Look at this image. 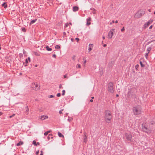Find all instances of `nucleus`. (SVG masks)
<instances>
[{"mask_svg":"<svg viewBox=\"0 0 155 155\" xmlns=\"http://www.w3.org/2000/svg\"><path fill=\"white\" fill-rule=\"evenodd\" d=\"M105 120L108 123L110 122L112 118V115L110 111L108 110H106L104 112Z\"/></svg>","mask_w":155,"mask_h":155,"instance_id":"f257e3e1","label":"nucleus"},{"mask_svg":"<svg viewBox=\"0 0 155 155\" xmlns=\"http://www.w3.org/2000/svg\"><path fill=\"white\" fill-rule=\"evenodd\" d=\"M147 123H143L142 124V129L145 132L147 133L151 129V126H149Z\"/></svg>","mask_w":155,"mask_h":155,"instance_id":"f03ea898","label":"nucleus"},{"mask_svg":"<svg viewBox=\"0 0 155 155\" xmlns=\"http://www.w3.org/2000/svg\"><path fill=\"white\" fill-rule=\"evenodd\" d=\"M142 108L139 105L134 107L133 108V111L134 114L135 115L140 114H141Z\"/></svg>","mask_w":155,"mask_h":155,"instance_id":"7ed1b4c3","label":"nucleus"},{"mask_svg":"<svg viewBox=\"0 0 155 155\" xmlns=\"http://www.w3.org/2000/svg\"><path fill=\"white\" fill-rule=\"evenodd\" d=\"M145 13L144 11L140 9L135 14L134 17L136 18H139L144 15Z\"/></svg>","mask_w":155,"mask_h":155,"instance_id":"20e7f679","label":"nucleus"},{"mask_svg":"<svg viewBox=\"0 0 155 155\" xmlns=\"http://www.w3.org/2000/svg\"><path fill=\"white\" fill-rule=\"evenodd\" d=\"M108 91L111 93H113L114 92V85L113 82H110L107 84Z\"/></svg>","mask_w":155,"mask_h":155,"instance_id":"39448f33","label":"nucleus"},{"mask_svg":"<svg viewBox=\"0 0 155 155\" xmlns=\"http://www.w3.org/2000/svg\"><path fill=\"white\" fill-rule=\"evenodd\" d=\"M31 87L33 90L36 91L40 89V86L38 84H35V83H32L31 84Z\"/></svg>","mask_w":155,"mask_h":155,"instance_id":"423d86ee","label":"nucleus"},{"mask_svg":"<svg viewBox=\"0 0 155 155\" xmlns=\"http://www.w3.org/2000/svg\"><path fill=\"white\" fill-rule=\"evenodd\" d=\"M127 95L129 96H131V97L134 98H136V95L134 92V91L132 89H130V90L128 91L127 93Z\"/></svg>","mask_w":155,"mask_h":155,"instance_id":"0eeeda50","label":"nucleus"},{"mask_svg":"<svg viewBox=\"0 0 155 155\" xmlns=\"http://www.w3.org/2000/svg\"><path fill=\"white\" fill-rule=\"evenodd\" d=\"M114 31L115 29L112 28L109 32L107 35V37L108 38L110 39L112 38L115 32Z\"/></svg>","mask_w":155,"mask_h":155,"instance_id":"6e6552de","label":"nucleus"},{"mask_svg":"<svg viewBox=\"0 0 155 155\" xmlns=\"http://www.w3.org/2000/svg\"><path fill=\"white\" fill-rule=\"evenodd\" d=\"M126 139L129 141H132V136L131 134L126 133L125 134Z\"/></svg>","mask_w":155,"mask_h":155,"instance_id":"1a4fd4ad","label":"nucleus"},{"mask_svg":"<svg viewBox=\"0 0 155 155\" xmlns=\"http://www.w3.org/2000/svg\"><path fill=\"white\" fill-rule=\"evenodd\" d=\"M153 20H150L148 21L146 23V24H145L144 25L143 28L144 29H146L147 28L148 26L151 24L153 22Z\"/></svg>","mask_w":155,"mask_h":155,"instance_id":"9d476101","label":"nucleus"},{"mask_svg":"<svg viewBox=\"0 0 155 155\" xmlns=\"http://www.w3.org/2000/svg\"><path fill=\"white\" fill-rule=\"evenodd\" d=\"M91 20V18L90 17H88L87 19V23L86 25L87 26H89L91 24L90 21Z\"/></svg>","mask_w":155,"mask_h":155,"instance_id":"9b49d317","label":"nucleus"},{"mask_svg":"<svg viewBox=\"0 0 155 155\" xmlns=\"http://www.w3.org/2000/svg\"><path fill=\"white\" fill-rule=\"evenodd\" d=\"M48 116L47 115H42L39 117V118L41 120H45L46 119L48 118Z\"/></svg>","mask_w":155,"mask_h":155,"instance_id":"f8f14e48","label":"nucleus"},{"mask_svg":"<svg viewBox=\"0 0 155 155\" xmlns=\"http://www.w3.org/2000/svg\"><path fill=\"white\" fill-rule=\"evenodd\" d=\"M84 142L86 143L87 142V137L86 136V133L84 131Z\"/></svg>","mask_w":155,"mask_h":155,"instance_id":"ddd939ff","label":"nucleus"},{"mask_svg":"<svg viewBox=\"0 0 155 155\" xmlns=\"http://www.w3.org/2000/svg\"><path fill=\"white\" fill-rule=\"evenodd\" d=\"M93 48V44H90L89 45L88 52H90L92 50Z\"/></svg>","mask_w":155,"mask_h":155,"instance_id":"4468645a","label":"nucleus"},{"mask_svg":"<svg viewBox=\"0 0 155 155\" xmlns=\"http://www.w3.org/2000/svg\"><path fill=\"white\" fill-rule=\"evenodd\" d=\"M73 11L74 12H76L78 10H79V8L77 6H74L73 7Z\"/></svg>","mask_w":155,"mask_h":155,"instance_id":"2eb2a0df","label":"nucleus"},{"mask_svg":"<svg viewBox=\"0 0 155 155\" xmlns=\"http://www.w3.org/2000/svg\"><path fill=\"white\" fill-rule=\"evenodd\" d=\"M53 135L52 134H51L48 135L47 139L48 140H49L50 139H52L53 138Z\"/></svg>","mask_w":155,"mask_h":155,"instance_id":"dca6fc26","label":"nucleus"},{"mask_svg":"<svg viewBox=\"0 0 155 155\" xmlns=\"http://www.w3.org/2000/svg\"><path fill=\"white\" fill-rule=\"evenodd\" d=\"M148 123L149 124L148 125L149 126H151V127H152V125H154L155 124V123L154 121H152L149 123Z\"/></svg>","mask_w":155,"mask_h":155,"instance_id":"f3484780","label":"nucleus"},{"mask_svg":"<svg viewBox=\"0 0 155 155\" xmlns=\"http://www.w3.org/2000/svg\"><path fill=\"white\" fill-rule=\"evenodd\" d=\"M37 18H35L33 20L31 21L30 23H29V25H31L33 24V23H35L37 21Z\"/></svg>","mask_w":155,"mask_h":155,"instance_id":"a211bd4d","label":"nucleus"},{"mask_svg":"<svg viewBox=\"0 0 155 155\" xmlns=\"http://www.w3.org/2000/svg\"><path fill=\"white\" fill-rule=\"evenodd\" d=\"M7 2H4L2 5V7H4L5 8H6L7 7Z\"/></svg>","mask_w":155,"mask_h":155,"instance_id":"6ab92c4d","label":"nucleus"},{"mask_svg":"<svg viewBox=\"0 0 155 155\" xmlns=\"http://www.w3.org/2000/svg\"><path fill=\"white\" fill-rule=\"evenodd\" d=\"M26 111H25V113L26 114H28L29 108L28 106L25 107Z\"/></svg>","mask_w":155,"mask_h":155,"instance_id":"aec40b11","label":"nucleus"},{"mask_svg":"<svg viewBox=\"0 0 155 155\" xmlns=\"http://www.w3.org/2000/svg\"><path fill=\"white\" fill-rule=\"evenodd\" d=\"M23 144V141H20L19 143H18L16 144V146H18L20 145H22Z\"/></svg>","mask_w":155,"mask_h":155,"instance_id":"412c9836","label":"nucleus"},{"mask_svg":"<svg viewBox=\"0 0 155 155\" xmlns=\"http://www.w3.org/2000/svg\"><path fill=\"white\" fill-rule=\"evenodd\" d=\"M46 48L47 50L48 51H51L52 50V48H50L49 47L48 45H47L46 47Z\"/></svg>","mask_w":155,"mask_h":155,"instance_id":"4be33fe9","label":"nucleus"},{"mask_svg":"<svg viewBox=\"0 0 155 155\" xmlns=\"http://www.w3.org/2000/svg\"><path fill=\"white\" fill-rule=\"evenodd\" d=\"M58 134L59 137H64V136L61 133H60V132H58Z\"/></svg>","mask_w":155,"mask_h":155,"instance_id":"5701e85b","label":"nucleus"},{"mask_svg":"<svg viewBox=\"0 0 155 155\" xmlns=\"http://www.w3.org/2000/svg\"><path fill=\"white\" fill-rule=\"evenodd\" d=\"M140 66H141V67H143L145 66V65L144 64H143L142 63V62L141 61H140Z\"/></svg>","mask_w":155,"mask_h":155,"instance_id":"b1692460","label":"nucleus"},{"mask_svg":"<svg viewBox=\"0 0 155 155\" xmlns=\"http://www.w3.org/2000/svg\"><path fill=\"white\" fill-rule=\"evenodd\" d=\"M90 9L94 11V12H93L94 14H95L96 13V12H95L96 10L95 9V8H90Z\"/></svg>","mask_w":155,"mask_h":155,"instance_id":"393cba45","label":"nucleus"},{"mask_svg":"<svg viewBox=\"0 0 155 155\" xmlns=\"http://www.w3.org/2000/svg\"><path fill=\"white\" fill-rule=\"evenodd\" d=\"M151 49H152V48L150 47H149L147 49V51H148L147 53H149V52H150V51H151Z\"/></svg>","mask_w":155,"mask_h":155,"instance_id":"a878e982","label":"nucleus"},{"mask_svg":"<svg viewBox=\"0 0 155 155\" xmlns=\"http://www.w3.org/2000/svg\"><path fill=\"white\" fill-rule=\"evenodd\" d=\"M34 54L37 56H39L40 54L39 53L37 52H34Z\"/></svg>","mask_w":155,"mask_h":155,"instance_id":"bb28decb","label":"nucleus"},{"mask_svg":"<svg viewBox=\"0 0 155 155\" xmlns=\"http://www.w3.org/2000/svg\"><path fill=\"white\" fill-rule=\"evenodd\" d=\"M21 29L23 32H25L26 31V29L24 27L22 28Z\"/></svg>","mask_w":155,"mask_h":155,"instance_id":"cd10ccee","label":"nucleus"},{"mask_svg":"<svg viewBox=\"0 0 155 155\" xmlns=\"http://www.w3.org/2000/svg\"><path fill=\"white\" fill-rule=\"evenodd\" d=\"M55 48L56 49H59L60 48V47L59 45H56L55 46Z\"/></svg>","mask_w":155,"mask_h":155,"instance_id":"c85d7f7f","label":"nucleus"},{"mask_svg":"<svg viewBox=\"0 0 155 155\" xmlns=\"http://www.w3.org/2000/svg\"><path fill=\"white\" fill-rule=\"evenodd\" d=\"M28 63V60L27 59H26L25 60V63L26 64L25 65V67L27 66H28L27 64Z\"/></svg>","mask_w":155,"mask_h":155,"instance_id":"c756f323","label":"nucleus"},{"mask_svg":"<svg viewBox=\"0 0 155 155\" xmlns=\"http://www.w3.org/2000/svg\"><path fill=\"white\" fill-rule=\"evenodd\" d=\"M33 144H34L35 146H37V144H36V142L35 140H33Z\"/></svg>","mask_w":155,"mask_h":155,"instance_id":"7c9ffc66","label":"nucleus"},{"mask_svg":"<svg viewBox=\"0 0 155 155\" xmlns=\"http://www.w3.org/2000/svg\"><path fill=\"white\" fill-rule=\"evenodd\" d=\"M139 67V65L138 64H137L135 66V69L136 70H138V69Z\"/></svg>","mask_w":155,"mask_h":155,"instance_id":"2f4dec72","label":"nucleus"},{"mask_svg":"<svg viewBox=\"0 0 155 155\" xmlns=\"http://www.w3.org/2000/svg\"><path fill=\"white\" fill-rule=\"evenodd\" d=\"M77 67L78 68H81V66L80 64H78L77 65Z\"/></svg>","mask_w":155,"mask_h":155,"instance_id":"473e14b6","label":"nucleus"},{"mask_svg":"<svg viewBox=\"0 0 155 155\" xmlns=\"http://www.w3.org/2000/svg\"><path fill=\"white\" fill-rule=\"evenodd\" d=\"M149 53H146L145 55V57L146 59L147 58L148 56V55Z\"/></svg>","mask_w":155,"mask_h":155,"instance_id":"72a5a7b5","label":"nucleus"},{"mask_svg":"<svg viewBox=\"0 0 155 155\" xmlns=\"http://www.w3.org/2000/svg\"><path fill=\"white\" fill-rule=\"evenodd\" d=\"M83 60H84V61H83V63L84 64H85L86 62V58L84 57H83Z\"/></svg>","mask_w":155,"mask_h":155,"instance_id":"f704fd0d","label":"nucleus"},{"mask_svg":"<svg viewBox=\"0 0 155 155\" xmlns=\"http://www.w3.org/2000/svg\"><path fill=\"white\" fill-rule=\"evenodd\" d=\"M66 33L65 32H64L63 33V37L64 38L65 37H66Z\"/></svg>","mask_w":155,"mask_h":155,"instance_id":"c9c22d12","label":"nucleus"},{"mask_svg":"<svg viewBox=\"0 0 155 155\" xmlns=\"http://www.w3.org/2000/svg\"><path fill=\"white\" fill-rule=\"evenodd\" d=\"M64 110V109H62L60 110L59 111V113L60 114H62V111Z\"/></svg>","mask_w":155,"mask_h":155,"instance_id":"e433bc0d","label":"nucleus"},{"mask_svg":"<svg viewBox=\"0 0 155 155\" xmlns=\"http://www.w3.org/2000/svg\"><path fill=\"white\" fill-rule=\"evenodd\" d=\"M75 57H76V56L75 55H73L72 56V58L74 61L75 60Z\"/></svg>","mask_w":155,"mask_h":155,"instance_id":"4c0bfd02","label":"nucleus"},{"mask_svg":"<svg viewBox=\"0 0 155 155\" xmlns=\"http://www.w3.org/2000/svg\"><path fill=\"white\" fill-rule=\"evenodd\" d=\"M62 95H64L65 94V91L64 90H63L62 91Z\"/></svg>","mask_w":155,"mask_h":155,"instance_id":"58836bf2","label":"nucleus"},{"mask_svg":"<svg viewBox=\"0 0 155 155\" xmlns=\"http://www.w3.org/2000/svg\"><path fill=\"white\" fill-rule=\"evenodd\" d=\"M125 30L124 27H123L121 29V31L122 32H123Z\"/></svg>","mask_w":155,"mask_h":155,"instance_id":"ea45409f","label":"nucleus"},{"mask_svg":"<svg viewBox=\"0 0 155 155\" xmlns=\"http://www.w3.org/2000/svg\"><path fill=\"white\" fill-rule=\"evenodd\" d=\"M54 95H49V96L48 97L49 98H53L54 97Z\"/></svg>","mask_w":155,"mask_h":155,"instance_id":"a19ab883","label":"nucleus"},{"mask_svg":"<svg viewBox=\"0 0 155 155\" xmlns=\"http://www.w3.org/2000/svg\"><path fill=\"white\" fill-rule=\"evenodd\" d=\"M61 95V94L60 93H58L57 94V96L58 97H60Z\"/></svg>","mask_w":155,"mask_h":155,"instance_id":"79ce46f5","label":"nucleus"},{"mask_svg":"<svg viewBox=\"0 0 155 155\" xmlns=\"http://www.w3.org/2000/svg\"><path fill=\"white\" fill-rule=\"evenodd\" d=\"M48 134V132L47 131L45 132L44 133V134L45 136H47Z\"/></svg>","mask_w":155,"mask_h":155,"instance_id":"37998d69","label":"nucleus"},{"mask_svg":"<svg viewBox=\"0 0 155 155\" xmlns=\"http://www.w3.org/2000/svg\"><path fill=\"white\" fill-rule=\"evenodd\" d=\"M152 42V41H150L148 42L146 45H149L150 43L151 42Z\"/></svg>","mask_w":155,"mask_h":155,"instance_id":"c03bdc74","label":"nucleus"},{"mask_svg":"<svg viewBox=\"0 0 155 155\" xmlns=\"http://www.w3.org/2000/svg\"><path fill=\"white\" fill-rule=\"evenodd\" d=\"M27 59H28V61L29 62H30V61H31V59H30V58L29 57H28Z\"/></svg>","mask_w":155,"mask_h":155,"instance_id":"a18cd8bd","label":"nucleus"},{"mask_svg":"<svg viewBox=\"0 0 155 155\" xmlns=\"http://www.w3.org/2000/svg\"><path fill=\"white\" fill-rule=\"evenodd\" d=\"M15 115V114H13L12 115L10 116L9 117L10 118H12L13 116H14Z\"/></svg>","mask_w":155,"mask_h":155,"instance_id":"49530a36","label":"nucleus"},{"mask_svg":"<svg viewBox=\"0 0 155 155\" xmlns=\"http://www.w3.org/2000/svg\"><path fill=\"white\" fill-rule=\"evenodd\" d=\"M59 87L60 89V88H63V87H62V85L61 84H60L59 85Z\"/></svg>","mask_w":155,"mask_h":155,"instance_id":"de8ad7c7","label":"nucleus"},{"mask_svg":"<svg viewBox=\"0 0 155 155\" xmlns=\"http://www.w3.org/2000/svg\"><path fill=\"white\" fill-rule=\"evenodd\" d=\"M75 39L77 41V42H78V41L80 40L78 38H76Z\"/></svg>","mask_w":155,"mask_h":155,"instance_id":"09e8293b","label":"nucleus"},{"mask_svg":"<svg viewBox=\"0 0 155 155\" xmlns=\"http://www.w3.org/2000/svg\"><path fill=\"white\" fill-rule=\"evenodd\" d=\"M52 57H53L55 58H56V55L55 54H53V55Z\"/></svg>","mask_w":155,"mask_h":155,"instance_id":"8fccbe9b","label":"nucleus"},{"mask_svg":"<svg viewBox=\"0 0 155 155\" xmlns=\"http://www.w3.org/2000/svg\"><path fill=\"white\" fill-rule=\"evenodd\" d=\"M68 23H66L65 24V26L67 27H68Z\"/></svg>","mask_w":155,"mask_h":155,"instance_id":"3c124183","label":"nucleus"},{"mask_svg":"<svg viewBox=\"0 0 155 155\" xmlns=\"http://www.w3.org/2000/svg\"><path fill=\"white\" fill-rule=\"evenodd\" d=\"M153 27V25H151L149 27V29H151Z\"/></svg>","mask_w":155,"mask_h":155,"instance_id":"603ef678","label":"nucleus"},{"mask_svg":"<svg viewBox=\"0 0 155 155\" xmlns=\"http://www.w3.org/2000/svg\"><path fill=\"white\" fill-rule=\"evenodd\" d=\"M47 132H48V133L51 132H52V131L51 130H49L47 131Z\"/></svg>","mask_w":155,"mask_h":155,"instance_id":"864d4df0","label":"nucleus"},{"mask_svg":"<svg viewBox=\"0 0 155 155\" xmlns=\"http://www.w3.org/2000/svg\"><path fill=\"white\" fill-rule=\"evenodd\" d=\"M68 120L69 121H71L72 120V119H68Z\"/></svg>","mask_w":155,"mask_h":155,"instance_id":"5fc2aeb1","label":"nucleus"},{"mask_svg":"<svg viewBox=\"0 0 155 155\" xmlns=\"http://www.w3.org/2000/svg\"><path fill=\"white\" fill-rule=\"evenodd\" d=\"M107 46V45L106 44H104L103 45V46L104 47H106V46Z\"/></svg>","mask_w":155,"mask_h":155,"instance_id":"6e6d98bb","label":"nucleus"},{"mask_svg":"<svg viewBox=\"0 0 155 155\" xmlns=\"http://www.w3.org/2000/svg\"><path fill=\"white\" fill-rule=\"evenodd\" d=\"M3 114V113L2 112H0V116Z\"/></svg>","mask_w":155,"mask_h":155,"instance_id":"4d7b16f0","label":"nucleus"},{"mask_svg":"<svg viewBox=\"0 0 155 155\" xmlns=\"http://www.w3.org/2000/svg\"><path fill=\"white\" fill-rule=\"evenodd\" d=\"M39 153V150H38V151L36 152V154L37 155Z\"/></svg>","mask_w":155,"mask_h":155,"instance_id":"13d9d810","label":"nucleus"},{"mask_svg":"<svg viewBox=\"0 0 155 155\" xmlns=\"http://www.w3.org/2000/svg\"><path fill=\"white\" fill-rule=\"evenodd\" d=\"M23 51L24 54H25L26 53V51L24 50H23Z\"/></svg>","mask_w":155,"mask_h":155,"instance_id":"bf43d9fd","label":"nucleus"},{"mask_svg":"<svg viewBox=\"0 0 155 155\" xmlns=\"http://www.w3.org/2000/svg\"><path fill=\"white\" fill-rule=\"evenodd\" d=\"M90 101L91 102H93V100L92 99H91L90 100Z\"/></svg>","mask_w":155,"mask_h":155,"instance_id":"052dcab7","label":"nucleus"},{"mask_svg":"<svg viewBox=\"0 0 155 155\" xmlns=\"http://www.w3.org/2000/svg\"><path fill=\"white\" fill-rule=\"evenodd\" d=\"M71 40L72 41H73L74 40V39L73 38H71Z\"/></svg>","mask_w":155,"mask_h":155,"instance_id":"680f3d73","label":"nucleus"},{"mask_svg":"<svg viewBox=\"0 0 155 155\" xmlns=\"http://www.w3.org/2000/svg\"><path fill=\"white\" fill-rule=\"evenodd\" d=\"M64 78H67V76L66 75H64Z\"/></svg>","mask_w":155,"mask_h":155,"instance_id":"e2e57ef3","label":"nucleus"},{"mask_svg":"<svg viewBox=\"0 0 155 155\" xmlns=\"http://www.w3.org/2000/svg\"><path fill=\"white\" fill-rule=\"evenodd\" d=\"M36 144H37V145H40V143L39 142H37V143H36Z\"/></svg>","mask_w":155,"mask_h":155,"instance_id":"0e129e2a","label":"nucleus"},{"mask_svg":"<svg viewBox=\"0 0 155 155\" xmlns=\"http://www.w3.org/2000/svg\"><path fill=\"white\" fill-rule=\"evenodd\" d=\"M102 38L103 40L104 39H105V37L104 36H103Z\"/></svg>","mask_w":155,"mask_h":155,"instance_id":"69168bd1","label":"nucleus"},{"mask_svg":"<svg viewBox=\"0 0 155 155\" xmlns=\"http://www.w3.org/2000/svg\"><path fill=\"white\" fill-rule=\"evenodd\" d=\"M118 21L117 20H116L115 21V23H118Z\"/></svg>","mask_w":155,"mask_h":155,"instance_id":"338daca9","label":"nucleus"},{"mask_svg":"<svg viewBox=\"0 0 155 155\" xmlns=\"http://www.w3.org/2000/svg\"><path fill=\"white\" fill-rule=\"evenodd\" d=\"M116 97H119V95L118 94H117L116 95Z\"/></svg>","mask_w":155,"mask_h":155,"instance_id":"774afa93","label":"nucleus"}]
</instances>
